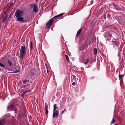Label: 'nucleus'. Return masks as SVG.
<instances>
[{
    "label": "nucleus",
    "instance_id": "nucleus-1",
    "mask_svg": "<svg viewBox=\"0 0 125 125\" xmlns=\"http://www.w3.org/2000/svg\"><path fill=\"white\" fill-rule=\"evenodd\" d=\"M26 49L25 45H23L21 46V48H19L17 51L18 57L23 58L25 56L26 53Z\"/></svg>",
    "mask_w": 125,
    "mask_h": 125
},
{
    "label": "nucleus",
    "instance_id": "nucleus-2",
    "mask_svg": "<svg viewBox=\"0 0 125 125\" xmlns=\"http://www.w3.org/2000/svg\"><path fill=\"white\" fill-rule=\"evenodd\" d=\"M39 73L38 69L34 68L31 70V75L32 76L34 77L38 74Z\"/></svg>",
    "mask_w": 125,
    "mask_h": 125
},
{
    "label": "nucleus",
    "instance_id": "nucleus-3",
    "mask_svg": "<svg viewBox=\"0 0 125 125\" xmlns=\"http://www.w3.org/2000/svg\"><path fill=\"white\" fill-rule=\"evenodd\" d=\"M17 20L19 22L23 23L29 21L28 20L24 18L21 16L17 17Z\"/></svg>",
    "mask_w": 125,
    "mask_h": 125
},
{
    "label": "nucleus",
    "instance_id": "nucleus-4",
    "mask_svg": "<svg viewBox=\"0 0 125 125\" xmlns=\"http://www.w3.org/2000/svg\"><path fill=\"white\" fill-rule=\"evenodd\" d=\"M23 12L21 10L18 9L17 11L15 13V15L16 17L21 16L23 15Z\"/></svg>",
    "mask_w": 125,
    "mask_h": 125
},
{
    "label": "nucleus",
    "instance_id": "nucleus-5",
    "mask_svg": "<svg viewBox=\"0 0 125 125\" xmlns=\"http://www.w3.org/2000/svg\"><path fill=\"white\" fill-rule=\"evenodd\" d=\"M52 18L51 19L48 21L46 25V26L48 28V29H49L52 25L53 22V19Z\"/></svg>",
    "mask_w": 125,
    "mask_h": 125
},
{
    "label": "nucleus",
    "instance_id": "nucleus-6",
    "mask_svg": "<svg viewBox=\"0 0 125 125\" xmlns=\"http://www.w3.org/2000/svg\"><path fill=\"white\" fill-rule=\"evenodd\" d=\"M59 110L57 109L56 110V111H53V113L52 115V117L54 118L55 117H56L58 116L59 114V113L58 112Z\"/></svg>",
    "mask_w": 125,
    "mask_h": 125
},
{
    "label": "nucleus",
    "instance_id": "nucleus-7",
    "mask_svg": "<svg viewBox=\"0 0 125 125\" xmlns=\"http://www.w3.org/2000/svg\"><path fill=\"white\" fill-rule=\"evenodd\" d=\"M32 6H33V11L35 12H37L38 11V9L37 6L34 4H32Z\"/></svg>",
    "mask_w": 125,
    "mask_h": 125
},
{
    "label": "nucleus",
    "instance_id": "nucleus-8",
    "mask_svg": "<svg viewBox=\"0 0 125 125\" xmlns=\"http://www.w3.org/2000/svg\"><path fill=\"white\" fill-rule=\"evenodd\" d=\"M29 80L28 79H26L25 80H23L22 81L23 83L25 84L27 86L28 85L29 83Z\"/></svg>",
    "mask_w": 125,
    "mask_h": 125
},
{
    "label": "nucleus",
    "instance_id": "nucleus-9",
    "mask_svg": "<svg viewBox=\"0 0 125 125\" xmlns=\"http://www.w3.org/2000/svg\"><path fill=\"white\" fill-rule=\"evenodd\" d=\"M82 28H81L78 30V31L77 32L76 35V37H77L79 36V35H80L81 32L82 31Z\"/></svg>",
    "mask_w": 125,
    "mask_h": 125
},
{
    "label": "nucleus",
    "instance_id": "nucleus-10",
    "mask_svg": "<svg viewBox=\"0 0 125 125\" xmlns=\"http://www.w3.org/2000/svg\"><path fill=\"white\" fill-rule=\"evenodd\" d=\"M112 42L113 44H115L116 46H118L119 45V42L116 41H112Z\"/></svg>",
    "mask_w": 125,
    "mask_h": 125
},
{
    "label": "nucleus",
    "instance_id": "nucleus-11",
    "mask_svg": "<svg viewBox=\"0 0 125 125\" xmlns=\"http://www.w3.org/2000/svg\"><path fill=\"white\" fill-rule=\"evenodd\" d=\"M14 106V105L13 104H12L11 105L8 106L7 107V110H9L10 109L12 108Z\"/></svg>",
    "mask_w": 125,
    "mask_h": 125
},
{
    "label": "nucleus",
    "instance_id": "nucleus-12",
    "mask_svg": "<svg viewBox=\"0 0 125 125\" xmlns=\"http://www.w3.org/2000/svg\"><path fill=\"white\" fill-rule=\"evenodd\" d=\"M45 2L44 1L42 2L40 6L42 8V9L43 10V8L44 7L45 4Z\"/></svg>",
    "mask_w": 125,
    "mask_h": 125
},
{
    "label": "nucleus",
    "instance_id": "nucleus-13",
    "mask_svg": "<svg viewBox=\"0 0 125 125\" xmlns=\"http://www.w3.org/2000/svg\"><path fill=\"white\" fill-rule=\"evenodd\" d=\"M80 61L81 62L84 63V58L83 57H81L80 58Z\"/></svg>",
    "mask_w": 125,
    "mask_h": 125
},
{
    "label": "nucleus",
    "instance_id": "nucleus-14",
    "mask_svg": "<svg viewBox=\"0 0 125 125\" xmlns=\"http://www.w3.org/2000/svg\"><path fill=\"white\" fill-rule=\"evenodd\" d=\"M7 62L10 67H11L13 65V64L11 61H10V60L8 61Z\"/></svg>",
    "mask_w": 125,
    "mask_h": 125
},
{
    "label": "nucleus",
    "instance_id": "nucleus-15",
    "mask_svg": "<svg viewBox=\"0 0 125 125\" xmlns=\"http://www.w3.org/2000/svg\"><path fill=\"white\" fill-rule=\"evenodd\" d=\"M0 66L3 67L6 70V68L5 65L3 64L1 62H0Z\"/></svg>",
    "mask_w": 125,
    "mask_h": 125
},
{
    "label": "nucleus",
    "instance_id": "nucleus-16",
    "mask_svg": "<svg viewBox=\"0 0 125 125\" xmlns=\"http://www.w3.org/2000/svg\"><path fill=\"white\" fill-rule=\"evenodd\" d=\"M58 108L57 106V105L56 104H54L53 105V111H56V110L57 108Z\"/></svg>",
    "mask_w": 125,
    "mask_h": 125
},
{
    "label": "nucleus",
    "instance_id": "nucleus-17",
    "mask_svg": "<svg viewBox=\"0 0 125 125\" xmlns=\"http://www.w3.org/2000/svg\"><path fill=\"white\" fill-rule=\"evenodd\" d=\"M5 120L4 119H2L0 121V125H2L5 122Z\"/></svg>",
    "mask_w": 125,
    "mask_h": 125
},
{
    "label": "nucleus",
    "instance_id": "nucleus-18",
    "mask_svg": "<svg viewBox=\"0 0 125 125\" xmlns=\"http://www.w3.org/2000/svg\"><path fill=\"white\" fill-rule=\"evenodd\" d=\"M64 13H63L60 14L58 15H57L56 16L54 17H53V18H57V17L61 16L62 15L64 14Z\"/></svg>",
    "mask_w": 125,
    "mask_h": 125
},
{
    "label": "nucleus",
    "instance_id": "nucleus-19",
    "mask_svg": "<svg viewBox=\"0 0 125 125\" xmlns=\"http://www.w3.org/2000/svg\"><path fill=\"white\" fill-rule=\"evenodd\" d=\"M97 50L96 49L94 48V54H95V57L97 55Z\"/></svg>",
    "mask_w": 125,
    "mask_h": 125
},
{
    "label": "nucleus",
    "instance_id": "nucleus-20",
    "mask_svg": "<svg viewBox=\"0 0 125 125\" xmlns=\"http://www.w3.org/2000/svg\"><path fill=\"white\" fill-rule=\"evenodd\" d=\"M115 119L114 118H113V119L112 120V122H111V124H113L115 123Z\"/></svg>",
    "mask_w": 125,
    "mask_h": 125
},
{
    "label": "nucleus",
    "instance_id": "nucleus-21",
    "mask_svg": "<svg viewBox=\"0 0 125 125\" xmlns=\"http://www.w3.org/2000/svg\"><path fill=\"white\" fill-rule=\"evenodd\" d=\"M89 60L88 59H87L85 61V62L84 61V63H83L84 64H87L89 62Z\"/></svg>",
    "mask_w": 125,
    "mask_h": 125
},
{
    "label": "nucleus",
    "instance_id": "nucleus-22",
    "mask_svg": "<svg viewBox=\"0 0 125 125\" xmlns=\"http://www.w3.org/2000/svg\"><path fill=\"white\" fill-rule=\"evenodd\" d=\"M65 57H66V58L67 61L68 62H69V57H68V56L67 55H65Z\"/></svg>",
    "mask_w": 125,
    "mask_h": 125
},
{
    "label": "nucleus",
    "instance_id": "nucleus-23",
    "mask_svg": "<svg viewBox=\"0 0 125 125\" xmlns=\"http://www.w3.org/2000/svg\"><path fill=\"white\" fill-rule=\"evenodd\" d=\"M124 75L123 74V75H121L120 74V73H119V80H120L121 79V78L122 76H123Z\"/></svg>",
    "mask_w": 125,
    "mask_h": 125
},
{
    "label": "nucleus",
    "instance_id": "nucleus-24",
    "mask_svg": "<svg viewBox=\"0 0 125 125\" xmlns=\"http://www.w3.org/2000/svg\"><path fill=\"white\" fill-rule=\"evenodd\" d=\"M45 113L46 115H47L48 113V109H45Z\"/></svg>",
    "mask_w": 125,
    "mask_h": 125
},
{
    "label": "nucleus",
    "instance_id": "nucleus-25",
    "mask_svg": "<svg viewBox=\"0 0 125 125\" xmlns=\"http://www.w3.org/2000/svg\"><path fill=\"white\" fill-rule=\"evenodd\" d=\"M32 48V42H31L30 43V49L31 50Z\"/></svg>",
    "mask_w": 125,
    "mask_h": 125
},
{
    "label": "nucleus",
    "instance_id": "nucleus-26",
    "mask_svg": "<svg viewBox=\"0 0 125 125\" xmlns=\"http://www.w3.org/2000/svg\"><path fill=\"white\" fill-rule=\"evenodd\" d=\"M19 70H16L15 71H14V72H10V73H18V72H19Z\"/></svg>",
    "mask_w": 125,
    "mask_h": 125
},
{
    "label": "nucleus",
    "instance_id": "nucleus-27",
    "mask_svg": "<svg viewBox=\"0 0 125 125\" xmlns=\"http://www.w3.org/2000/svg\"><path fill=\"white\" fill-rule=\"evenodd\" d=\"M45 109H47L48 108V106L47 105V103H45Z\"/></svg>",
    "mask_w": 125,
    "mask_h": 125
},
{
    "label": "nucleus",
    "instance_id": "nucleus-28",
    "mask_svg": "<svg viewBox=\"0 0 125 125\" xmlns=\"http://www.w3.org/2000/svg\"><path fill=\"white\" fill-rule=\"evenodd\" d=\"M27 91H23V94H25L27 93Z\"/></svg>",
    "mask_w": 125,
    "mask_h": 125
},
{
    "label": "nucleus",
    "instance_id": "nucleus-29",
    "mask_svg": "<svg viewBox=\"0 0 125 125\" xmlns=\"http://www.w3.org/2000/svg\"><path fill=\"white\" fill-rule=\"evenodd\" d=\"M7 19V17H5L4 18L3 20V22H4L5 21V20H6Z\"/></svg>",
    "mask_w": 125,
    "mask_h": 125
},
{
    "label": "nucleus",
    "instance_id": "nucleus-30",
    "mask_svg": "<svg viewBox=\"0 0 125 125\" xmlns=\"http://www.w3.org/2000/svg\"><path fill=\"white\" fill-rule=\"evenodd\" d=\"M72 77L73 79H74L76 77L75 76L73 75H72Z\"/></svg>",
    "mask_w": 125,
    "mask_h": 125
},
{
    "label": "nucleus",
    "instance_id": "nucleus-31",
    "mask_svg": "<svg viewBox=\"0 0 125 125\" xmlns=\"http://www.w3.org/2000/svg\"><path fill=\"white\" fill-rule=\"evenodd\" d=\"M75 82H73V83H72V85H75Z\"/></svg>",
    "mask_w": 125,
    "mask_h": 125
},
{
    "label": "nucleus",
    "instance_id": "nucleus-32",
    "mask_svg": "<svg viewBox=\"0 0 125 125\" xmlns=\"http://www.w3.org/2000/svg\"><path fill=\"white\" fill-rule=\"evenodd\" d=\"M104 19H106V16L105 14L104 15Z\"/></svg>",
    "mask_w": 125,
    "mask_h": 125
},
{
    "label": "nucleus",
    "instance_id": "nucleus-33",
    "mask_svg": "<svg viewBox=\"0 0 125 125\" xmlns=\"http://www.w3.org/2000/svg\"><path fill=\"white\" fill-rule=\"evenodd\" d=\"M66 110V109H65L61 113V114H62L64 112V111H65V110Z\"/></svg>",
    "mask_w": 125,
    "mask_h": 125
},
{
    "label": "nucleus",
    "instance_id": "nucleus-34",
    "mask_svg": "<svg viewBox=\"0 0 125 125\" xmlns=\"http://www.w3.org/2000/svg\"><path fill=\"white\" fill-rule=\"evenodd\" d=\"M107 17L108 18L110 17V15L109 14H108L107 15Z\"/></svg>",
    "mask_w": 125,
    "mask_h": 125
},
{
    "label": "nucleus",
    "instance_id": "nucleus-35",
    "mask_svg": "<svg viewBox=\"0 0 125 125\" xmlns=\"http://www.w3.org/2000/svg\"><path fill=\"white\" fill-rule=\"evenodd\" d=\"M27 92H29L31 91V90H27Z\"/></svg>",
    "mask_w": 125,
    "mask_h": 125
},
{
    "label": "nucleus",
    "instance_id": "nucleus-36",
    "mask_svg": "<svg viewBox=\"0 0 125 125\" xmlns=\"http://www.w3.org/2000/svg\"><path fill=\"white\" fill-rule=\"evenodd\" d=\"M3 69H2L1 68H0V72L1 71H3Z\"/></svg>",
    "mask_w": 125,
    "mask_h": 125
},
{
    "label": "nucleus",
    "instance_id": "nucleus-37",
    "mask_svg": "<svg viewBox=\"0 0 125 125\" xmlns=\"http://www.w3.org/2000/svg\"><path fill=\"white\" fill-rule=\"evenodd\" d=\"M36 102L37 103V104H38V99H37L36 101Z\"/></svg>",
    "mask_w": 125,
    "mask_h": 125
},
{
    "label": "nucleus",
    "instance_id": "nucleus-38",
    "mask_svg": "<svg viewBox=\"0 0 125 125\" xmlns=\"http://www.w3.org/2000/svg\"><path fill=\"white\" fill-rule=\"evenodd\" d=\"M93 42V40L92 39V40H91V42Z\"/></svg>",
    "mask_w": 125,
    "mask_h": 125
},
{
    "label": "nucleus",
    "instance_id": "nucleus-39",
    "mask_svg": "<svg viewBox=\"0 0 125 125\" xmlns=\"http://www.w3.org/2000/svg\"><path fill=\"white\" fill-rule=\"evenodd\" d=\"M93 19H92L91 20V21H93Z\"/></svg>",
    "mask_w": 125,
    "mask_h": 125
},
{
    "label": "nucleus",
    "instance_id": "nucleus-40",
    "mask_svg": "<svg viewBox=\"0 0 125 125\" xmlns=\"http://www.w3.org/2000/svg\"><path fill=\"white\" fill-rule=\"evenodd\" d=\"M5 70V72H7V69L6 68V70Z\"/></svg>",
    "mask_w": 125,
    "mask_h": 125
},
{
    "label": "nucleus",
    "instance_id": "nucleus-41",
    "mask_svg": "<svg viewBox=\"0 0 125 125\" xmlns=\"http://www.w3.org/2000/svg\"><path fill=\"white\" fill-rule=\"evenodd\" d=\"M43 94H44V93H43Z\"/></svg>",
    "mask_w": 125,
    "mask_h": 125
}]
</instances>
